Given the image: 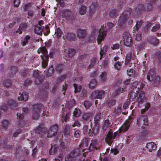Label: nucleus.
Listing matches in <instances>:
<instances>
[{
  "label": "nucleus",
  "mask_w": 161,
  "mask_h": 161,
  "mask_svg": "<svg viewBox=\"0 0 161 161\" xmlns=\"http://www.w3.org/2000/svg\"><path fill=\"white\" fill-rule=\"evenodd\" d=\"M132 122V120L131 119L126 120L120 127L119 130V132L117 131L113 134L112 132L109 131L105 139L107 143L109 145H111L113 142V140L117 136H119L120 133L124 132L128 130Z\"/></svg>",
  "instance_id": "f257e3e1"
},
{
  "label": "nucleus",
  "mask_w": 161,
  "mask_h": 161,
  "mask_svg": "<svg viewBox=\"0 0 161 161\" xmlns=\"http://www.w3.org/2000/svg\"><path fill=\"white\" fill-rule=\"evenodd\" d=\"M55 50L52 49L50 50V53L48 55L47 51L45 47L40 48L37 51L38 53H42L43 55L41 56L42 60V66L43 68H45L47 66L49 57L53 58V54L55 52Z\"/></svg>",
  "instance_id": "f03ea898"
},
{
  "label": "nucleus",
  "mask_w": 161,
  "mask_h": 161,
  "mask_svg": "<svg viewBox=\"0 0 161 161\" xmlns=\"http://www.w3.org/2000/svg\"><path fill=\"white\" fill-rule=\"evenodd\" d=\"M147 79L150 81L154 86H158L160 83V77L158 76H156V73L153 69H150L148 72L147 75Z\"/></svg>",
  "instance_id": "7ed1b4c3"
},
{
  "label": "nucleus",
  "mask_w": 161,
  "mask_h": 161,
  "mask_svg": "<svg viewBox=\"0 0 161 161\" xmlns=\"http://www.w3.org/2000/svg\"><path fill=\"white\" fill-rule=\"evenodd\" d=\"M63 17L69 21L72 22L75 20V12L67 9L63 12Z\"/></svg>",
  "instance_id": "20e7f679"
},
{
  "label": "nucleus",
  "mask_w": 161,
  "mask_h": 161,
  "mask_svg": "<svg viewBox=\"0 0 161 161\" xmlns=\"http://www.w3.org/2000/svg\"><path fill=\"white\" fill-rule=\"evenodd\" d=\"M42 105L40 104H35L33 106V111L32 117L35 120L38 119L40 117V113L42 109Z\"/></svg>",
  "instance_id": "39448f33"
},
{
  "label": "nucleus",
  "mask_w": 161,
  "mask_h": 161,
  "mask_svg": "<svg viewBox=\"0 0 161 161\" xmlns=\"http://www.w3.org/2000/svg\"><path fill=\"white\" fill-rule=\"evenodd\" d=\"M105 95V92L104 90H97L92 92L91 96L92 98L102 99L104 97Z\"/></svg>",
  "instance_id": "423d86ee"
},
{
  "label": "nucleus",
  "mask_w": 161,
  "mask_h": 161,
  "mask_svg": "<svg viewBox=\"0 0 161 161\" xmlns=\"http://www.w3.org/2000/svg\"><path fill=\"white\" fill-rule=\"evenodd\" d=\"M123 37L125 45L126 46H130L132 44V39L130 33L125 32L123 34Z\"/></svg>",
  "instance_id": "0eeeda50"
},
{
  "label": "nucleus",
  "mask_w": 161,
  "mask_h": 161,
  "mask_svg": "<svg viewBox=\"0 0 161 161\" xmlns=\"http://www.w3.org/2000/svg\"><path fill=\"white\" fill-rule=\"evenodd\" d=\"M58 125H55L51 126L47 131V137H51L55 136L58 131Z\"/></svg>",
  "instance_id": "6e6552de"
},
{
  "label": "nucleus",
  "mask_w": 161,
  "mask_h": 161,
  "mask_svg": "<svg viewBox=\"0 0 161 161\" xmlns=\"http://www.w3.org/2000/svg\"><path fill=\"white\" fill-rule=\"evenodd\" d=\"M107 31L103 29V26H102L99 31V35L97 37V42L100 44L101 42L106 37Z\"/></svg>",
  "instance_id": "1a4fd4ad"
},
{
  "label": "nucleus",
  "mask_w": 161,
  "mask_h": 161,
  "mask_svg": "<svg viewBox=\"0 0 161 161\" xmlns=\"http://www.w3.org/2000/svg\"><path fill=\"white\" fill-rule=\"evenodd\" d=\"M137 124L138 125L144 124L147 125L148 124V119L146 115H142L137 119Z\"/></svg>",
  "instance_id": "9d476101"
},
{
  "label": "nucleus",
  "mask_w": 161,
  "mask_h": 161,
  "mask_svg": "<svg viewBox=\"0 0 161 161\" xmlns=\"http://www.w3.org/2000/svg\"><path fill=\"white\" fill-rule=\"evenodd\" d=\"M46 129L42 125H39L35 130L36 133L38 134L40 137H42L46 133Z\"/></svg>",
  "instance_id": "9b49d317"
},
{
  "label": "nucleus",
  "mask_w": 161,
  "mask_h": 161,
  "mask_svg": "<svg viewBox=\"0 0 161 161\" xmlns=\"http://www.w3.org/2000/svg\"><path fill=\"white\" fill-rule=\"evenodd\" d=\"M100 127L99 125H95L91 129H90L89 131V134L90 136H94L97 135L99 130Z\"/></svg>",
  "instance_id": "f8f14e48"
},
{
  "label": "nucleus",
  "mask_w": 161,
  "mask_h": 161,
  "mask_svg": "<svg viewBox=\"0 0 161 161\" xmlns=\"http://www.w3.org/2000/svg\"><path fill=\"white\" fill-rule=\"evenodd\" d=\"M144 10L143 6L142 4H139L135 8L134 12V18H138V16L141 15Z\"/></svg>",
  "instance_id": "ddd939ff"
},
{
  "label": "nucleus",
  "mask_w": 161,
  "mask_h": 161,
  "mask_svg": "<svg viewBox=\"0 0 161 161\" xmlns=\"http://www.w3.org/2000/svg\"><path fill=\"white\" fill-rule=\"evenodd\" d=\"M87 33L86 30L78 29L77 30V36L80 39L84 38L87 35Z\"/></svg>",
  "instance_id": "4468645a"
},
{
  "label": "nucleus",
  "mask_w": 161,
  "mask_h": 161,
  "mask_svg": "<svg viewBox=\"0 0 161 161\" xmlns=\"http://www.w3.org/2000/svg\"><path fill=\"white\" fill-rule=\"evenodd\" d=\"M147 101V100L145 97V92H141L137 100L139 106Z\"/></svg>",
  "instance_id": "2eb2a0df"
},
{
  "label": "nucleus",
  "mask_w": 161,
  "mask_h": 161,
  "mask_svg": "<svg viewBox=\"0 0 161 161\" xmlns=\"http://www.w3.org/2000/svg\"><path fill=\"white\" fill-rule=\"evenodd\" d=\"M128 18L125 16L123 14H121L119 20V25L120 26V28L124 29L125 28V26L123 25L125 23L126 21L128 19Z\"/></svg>",
  "instance_id": "dca6fc26"
},
{
  "label": "nucleus",
  "mask_w": 161,
  "mask_h": 161,
  "mask_svg": "<svg viewBox=\"0 0 161 161\" xmlns=\"http://www.w3.org/2000/svg\"><path fill=\"white\" fill-rule=\"evenodd\" d=\"M97 7V4L96 2L92 3V5L89 6V15L91 17L92 15V14L96 10Z\"/></svg>",
  "instance_id": "f3484780"
},
{
  "label": "nucleus",
  "mask_w": 161,
  "mask_h": 161,
  "mask_svg": "<svg viewBox=\"0 0 161 161\" xmlns=\"http://www.w3.org/2000/svg\"><path fill=\"white\" fill-rule=\"evenodd\" d=\"M28 25L26 23H22L19 25V28L16 31L17 32H19V34H21L22 31H25L26 30Z\"/></svg>",
  "instance_id": "a211bd4d"
},
{
  "label": "nucleus",
  "mask_w": 161,
  "mask_h": 161,
  "mask_svg": "<svg viewBox=\"0 0 161 161\" xmlns=\"http://www.w3.org/2000/svg\"><path fill=\"white\" fill-rule=\"evenodd\" d=\"M71 131V130L70 126L68 125H65L63 132L65 136L67 138H69L70 136Z\"/></svg>",
  "instance_id": "6ab92c4d"
},
{
  "label": "nucleus",
  "mask_w": 161,
  "mask_h": 161,
  "mask_svg": "<svg viewBox=\"0 0 161 161\" xmlns=\"http://www.w3.org/2000/svg\"><path fill=\"white\" fill-rule=\"evenodd\" d=\"M148 41L154 45H157L159 44V40L155 37L150 36L147 38Z\"/></svg>",
  "instance_id": "aec40b11"
},
{
  "label": "nucleus",
  "mask_w": 161,
  "mask_h": 161,
  "mask_svg": "<svg viewBox=\"0 0 161 161\" xmlns=\"http://www.w3.org/2000/svg\"><path fill=\"white\" fill-rule=\"evenodd\" d=\"M19 96L18 97V99L19 100H23L26 101L27 100L28 98V94L27 92H23L21 94H19Z\"/></svg>",
  "instance_id": "412c9836"
},
{
  "label": "nucleus",
  "mask_w": 161,
  "mask_h": 161,
  "mask_svg": "<svg viewBox=\"0 0 161 161\" xmlns=\"http://www.w3.org/2000/svg\"><path fill=\"white\" fill-rule=\"evenodd\" d=\"M58 148V147L57 145L55 144L52 146L49 150V153L52 155L56 154Z\"/></svg>",
  "instance_id": "4be33fe9"
},
{
  "label": "nucleus",
  "mask_w": 161,
  "mask_h": 161,
  "mask_svg": "<svg viewBox=\"0 0 161 161\" xmlns=\"http://www.w3.org/2000/svg\"><path fill=\"white\" fill-rule=\"evenodd\" d=\"M139 91V88H137V87L135 88L134 90L131 92L130 95V97L132 99H134L136 98L138 95V94Z\"/></svg>",
  "instance_id": "5701e85b"
},
{
  "label": "nucleus",
  "mask_w": 161,
  "mask_h": 161,
  "mask_svg": "<svg viewBox=\"0 0 161 161\" xmlns=\"http://www.w3.org/2000/svg\"><path fill=\"white\" fill-rule=\"evenodd\" d=\"M146 147L150 152H152L153 150H155L157 148L156 146L153 142L148 143L147 144Z\"/></svg>",
  "instance_id": "b1692460"
},
{
  "label": "nucleus",
  "mask_w": 161,
  "mask_h": 161,
  "mask_svg": "<svg viewBox=\"0 0 161 161\" xmlns=\"http://www.w3.org/2000/svg\"><path fill=\"white\" fill-rule=\"evenodd\" d=\"M7 103L8 106L10 107L11 108H16L17 106L16 102L12 99L8 100Z\"/></svg>",
  "instance_id": "393cba45"
},
{
  "label": "nucleus",
  "mask_w": 161,
  "mask_h": 161,
  "mask_svg": "<svg viewBox=\"0 0 161 161\" xmlns=\"http://www.w3.org/2000/svg\"><path fill=\"white\" fill-rule=\"evenodd\" d=\"M121 106L118 105L115 107L114 109L113 115L114 117L119 115L121 113Z\"/></svg>",
  "instance_id": "a878e982"
},
{
  "label": "nucleus",
  "mask_w": 161,
  "mask_h": 161,
  "mask_svg": "<svg viewBox=\"0 0 161 161\" xmlns=\"http://www.w3.org/2000/svg\"><path fill=\"white\" fill-rule=\"evenodd\" d=\"M76 53L75 49L73 48H69L68 51H66V53L69 58H71L74 56Z\"/></svg>",
  "instance_id": "bb28decb"
},
{
  "label": "nucleus",
  "mask_w": 161,
  "mask_h": 161,
  "mask_svg": "<svg viewBox=\"0 0 161 161\" xmlns=\"http://www.w3.org/2000/svg\"><path fill=\"white\" fill-rule=\"evenodd\" d=\"M89 88L91 89H93L96 88L97 85V82L95 79L92 80L88 84Z\"/></svg>",
  "instance_id": "cd10ccee"
},
{
  "label": "nucleus",
  "mask_w": 161,
  "mask_h": 161,
  "mask_svg": "<svg viewBox=\"0 0 161 161\" xmlns=\"http://www.w3.org/2000/svg\"><path fill=\"white\" fill-rule=\"evenodd\" d=\"M98 144V141L97 140H94L92 141V142L90 144V146L89 147L90 149L94 150L96 149V150L99 149L97 147Z\"/></svg>",
  "instance_id": "c85d7f7f"
},
{
  "label": "nucleus",
  "mask_w": 161,
  "mask_h": 161,
  "mask_svg": "<svg viewBox=\"0 0 161 161\" xmlns=\"http://www.w3.org/2000/svg\"><path fill=\"white\" fill-rule=\"evenodd\" d=\"M43 27L40 26V25H36L34 28V31L37 34L42 35L43 31Z\"/></svg>",
  "instance_id": "c756f323"
},
{
  "label": "nucleus",
  "mask_w": 161,
  "mask_h": 161,
  "mask_svg": "<svg viewBox=\"0 0 161 161\" xmlns=\"http://www.w3.org/2000/svg\"><path fill=\"white\" fill-rule=\"evenodd\" d=\"M71 156L74 158L78 157L80 154V150L79 148L74 149L70 153Z\"/></svg>",
  "instance_id": "7c9ffc66"
},
{
  "label": "nucleus",
  "mask_w": 161,
  "mask_h": 161,
  "mask_svg": "<svg viewBox=\"0 0 161 161\" xmlns=\"http://www.w3.org/2000/svg\"><path fill=\"white\" fill-rule=\"evenodd\" d=\"M125 88H123L122 89L121 87H119L117 89H116L114 92H113L112 94V96L113 97H115V96L119 95L120 93L123 92V91H124L125 89Z\"/></svg>",
  "instance_id": "2f4dec72"
},
{
  "label": "nucleus",
  "mask_w": 161,
  "mask_h": 161,
  "mask_svg": "<svg viewBox=\"0 0 161 161\" xmlns=\"http://www.w3.org/2000/svg\"><path fill=\"white\" fill-rule=\"evenodd\" d=\"M93 116L92 114L91 113H85L82 115V118L85 121L89 120L90 118Z\"/></svg>",
  "instance_id": "473e14b6"
},
{
  "label": "nucleus",
  "mask_w": 161,
  "mask_h": 161,
  "mask_svg": "<svg viewBox=\"0 0 161 161\" xmlns=\"http://www.w3.org/2000/svg\"><path fill=\"white\" fill-rule=\"evenodd\" d=\"M118 10L115 9L111 10L109 13V15L111 17L114 18L118 15Z\"/></svg>",
  "instance_id": "72a5a7b5"
},
{
  "label": "nucleus",
  "mask_w": 161,
  "mask_h": 161,
  "mask_svg": "<svg viewBox=\"0 0 161 161\" xmlns=\"http://www.w3.org/2000/svg\"><path fill=\"white\" fill-rule=\"evenodd\" d=\"M81 110L78 108H76L75 109L74 111L73 116L76 117H78L81 115Z\"/></svg>",
  "instance_id": "f704fd0d"
},
{
  "label": "nucleus",
  "mask_w": 161,
  "mask_h": 161,
  "mask_svg": "<svg viewBox=\"0 0 161 161\" xmlns=\"http://www.w3.org/2000/svg\"><path fill=\"white\" fill-rule=\"evenodd\" d=\"M132 12V10L130 8H127L124 11L122 14L125 16L129 18L130 15Z\"/></svg>",
  "instance_id": "c9c22d12"
},
{
  "label": "nucleus",
  "mask_w": 161,
  "mask_h": 161,
  "mask_svg": "<svg viewBox=\"0 0 161 161\" xmlns=\"http://www.w3.org/2000/svg\"><path fill=\"white\" fill-rule=\"evenodd\" d=\"M67 39L69 41H72L75 40V35L71 33H68L65 35Z\"/></svg>",
  "instance_id": "e433bc0d"
},
{
  "label": "nucleus",
  "mask_w": 161,
  "mask_h": 161,
  "mask_svg": "<svg viewBox=\"0 0 161 161\" xmlns=\"http://www.w3.org/2000/svg\"><path fill=\"white\" fill-rule=\"evenodd\" d=\"M76 104V102L74 99H72L68 101V108L69 109H71Z\"/></svg>",
  "instance_id": "4c0bfd02"
},
{
  "label": "nucleus",
  "mask_w": 161,
  "mask_h": 161,
  "mask_svg": "<svg viewBox=\"0 0 161 161\" xmlns=\"http://www.w3.org/2000/svg\"><path fill=\"white\" fill-rule=\"evenodd\" d=\"M94 121L96 125H99L98 122L101 119V113H98L94 117Z\"/></svg>",
  "instance_id": "58836bf2"
},
{
  "label": "nucleus",
  "mask_w": 161,
  "mask_h": 161,
  "mask_svg": "<svg viewBox=\"0 0 161 161\" xmlns=\"http://www.w3.org/2000/svg\"><path fill=\"white\" fill-rule=\"evenodd\" d=\"M154 57L159 62H161V52L159 51H157L154 55Z\"/></svg>",
  "instance_id": "ea45409f"
},
{
  "label": "nucleus",
  "mask_w": 161,
  "mask_h": 161,
  "mask_svg": "<svg viewBox=\"0 0 161 161\" xmlns=\"http://www.w3.org/2000/svg\"><path fill=\"white\" fill-rule=\"evenodd\" d=\"M110 125H111V123L108 119H107L104 121L102 128L103 130H106Z\"/></svg>",
  "instance_id": "a19ab883"
},
{
  "label": "nucleus",
  "mask_w": 161,
  "mask_h": 161,
  "mask_svg": "<svg viewBox=\"0 0 161 161\" xmlns=\"http://www.w3.org/2000/svg\"><path fill=\"white\" fill-rule=\"evenodd\" d=\"M95 33L92 32L90 35L86 39V41H87L89 42H92L95 39Z\"/></svg>",
  "instance_id": "79ce46f5"
},
{
  "label": "nucleus",
  "mask_w": 161,
  "mask_h": 161,
  "mask_svg": "<svg viewBox=\"0 0 161 161\" xmlns=\"http://www.w3.org/2000/svg\"><path fill=\"white\" fill-rule=\"evenodd\" d=\"M43 82V78L42 76L36 78L35 80V82L37 85L41 84Z\"/></svg>",
  "instance_id": "37998d69"
},
{
  "label": "nucleus",
  "mask_w": 161,
  "mask_h": 161,
  "mask_svg": "<svg viewBox=\"0 0 161 161\" xmlns=\"http://www.w3.org/2000/svg\"><path fill=\"white\" fill-rule=\"evenodd\" d=\"M107 73L105 72H103L100 75V81L104 82L106 79Z\"/></svg>",
  "instance_id": "c03bdc74"
},
{
  "label": "nucleus",
  "mask_w": 161,
  "mask_h": 161,
  "mask_svg": "<svg viewBox=\"0 0 161 161\" xmlns=\"http://www.w3.org/2000/svg\"><path fill=\"white\" fill-rule=\"evenodd\" d=\"M86 7L85 6H82L79 8V13L80 14L84 15L86 14Z\"/></svg>",
  "instance_id": "a18cd8bd"
},
{
  "label": "nucleus",
  "mask_w": 161,
  "mask_h": 161,
  "mask_svg": "<svg viewBox=\"0 0 161 161\" xmlns=\"http://www.w3.org/2000/svg\"><path fill=\"white\" fill-rule=\"evenodd\" d=\"M155 5L150 1L149 3L147 4L146 7H145L144 9L146 11H150L152 10L153 7Z\"/></svg>",
  "instance_id": "49530a36"
},
{
  "label": "nucleus",
  "mask_w": 161,
  "mask_h": 161,
  "mask_svg": "<svg viewBox=\"0 0 161 161\" xmlns=\"http://www.w3.org/2000/svg\"><path fill=\"white\" fill-rule=\"evenodd\" d=\"M8 124L9 122L8 120L4 119L3 120L2 122V129L6 130L8 127Z\"/></svg>",
  "instance_id": "de8ad7c7"
},
{
  "label": "nucleus",
  "mask_w": 161,
  "mask_h": 161,
  "mask_svg": "<svg viewBox=\"0 0 161 161\" xmlns=\"http://www.w3.org/2000/svg\"><path fill=\"white\" fill-rule=\"evenodd\" d=\"M73 86L75 88L74 92L75 93L79 92L80 91L81 89V86L80 85L74 83Z\"/></svg>",
  "instance_id": "09e8293b"
},
{
  "label": "nucleus",
  "mask_w": 161,
  "mask_h": 161,
  "mask_svg": "<svg viewBox=\"0 0 161 161\" xmlns=\"http://www.w3.org/2000/svg\"><path fill=\"white\" fill-rule=\"evenodd\" d=\"M32 83V80H31L29 78L26 79L24 82V86H25L28 87L30 86Z\"/></svg>",
  "instance_id": "8fccbe9b"
},
{
  "label": "nucleus",
  "mask_w": 161,
  "mask_h": 161,
  "mask_svg": "<svg viewBox=\"0 0 161 161\" xmlns=\"http://www.w3.org/2000/svg\"><path fill=\"white\" fill-rule=\"evenodd\" d=\"M142 21H137L136 22V24L134 28V29L135 30L138 31L140 27L142 25Z\"/></svg>",
  "instance_id": "3c124183"
},
{
  "label": "nucleus",
  "mask_w": 161,
  "mask_h": 161,
  "mask_svg": "<svg viewBox=\"0 0 161 161\" xmlns=\"http://www.w3.org/2000/svg\"><path fill=\"white\" fill-rule=\"evenodd\" d=\"M54 71V69L53 68V67H50L49 68L46 75L47 77H50L52 76V74L53 73Z\"/></svg>",
  "instance_id": "603ef678"
},
{
  "label": "nucleus",
  "mask_w": 161,
  "mask_h": 161,
  "mask_svg": "<svg viewBox=\"0 0 161 161\" xmlns=\"http://www.w3.org/2000/svg\"><path fill=\"white\" fill-rule=\"evenodd\" d=\"M11 84V80L9 79H6L3 83L4 86L7 88L9 87Z\"/></svg>",
  "instance_id": "864d4df0"
},
{
  "label": "nucleus",
  "mask_w": 161,
  "mask_h": 161,
  "mask_svg": "<svg viewBox=\"0 0 161 161\" xmlns=\"http://www.w3.org/2000/svg\"><path fill=\"white\" fill-rule=\"evenodd\" d=\"M85 108H89L92 105V103L89 101H86L84 102V104Z\"/></svg>",
  "instance_id": "5fc2aeb1"
},
{
  "label": "nucleus",
  "mask_w": 161,
  "mask_h": 161,
  "mask_svg": "<svg viewBox=\"0 0 161 161\" xmlns=\"http://www.w3.org/2000/svg\"><path fill=\"white\" fill-rule=\"evenodd\" d=\"M9 108L7 105V103L3 104L1 106V109L4 111H6Z\"/></svg>",
  "instance_id": "6e6d98bb"
},
{
  "label": "nucleus",
  "mask_w": 161,
  "mask_h": 161,
  "mask_svg": "<svg viewBox=\"0 0 161 161\" xmlns=\"http://www.w3.org/2000/svg\"><path fill=\"white\" fill-rule=\"evenodd\" d=\"M121 62L118 61L114 64V66L116 69H119L121 68Z\"/></svg>",
  "instance_id": "4d7b16f0"
},
{
  "label": "nucleus",
  "mask_w": 161,
  "mask_h": 161,
  "mask_svg": "<svg viewBox=\"0 0 161 161\" xmlns=\"http://www.w3.org/2000/svg\"><path fill=\"white\" fill-rule=\"evenodd\" d=\"M88 139L86 137H84L81 141L82 144L85 147H87L88 144Z\"/></svg>",
  "instance_id": "13d9d810"
},
{
  "label": "nucleus",
  "mask_w": 161,
  "mask_h": 161,
  "mask_svg": "<svg viewBox=\"0 0 161 161\" xmlns=\"http://www.w3.org/2000/svg\"><path fill=\"white\" fill-rule=\"evenodd\" d=\"M154 5L158 6L160 4L161 0H151L150 1Z\"/></svg>",
  "instance_id": "bf43d9fd"
},
{
  "label": "nucleus",
  "mask_w": 161,
  "mask_h": 161,
  "mask_svg": "<svg viewBox=\"0 0 161 161\" xmlns=\"http://www.w3.org/2000/svg\"><path fill=\"white\" fill-rule=\"evenodd\" d=\"M30 36H29L27 35L26 36L25 38L24 39V41L22 43L23 46H24L28 43V40H30Z\"/></svg>",
  "instance_id": "052dcab7"
},
{
  "label": "nucleus",
  "mask_w": 161,
  "mask_h": 161,
  "mask_svg": "<svg viewBox=\"0 0 161 161\" xmlns=\"http://www.w3.org/2000/svg\"><path fill=\"white\" fill-rule=\"evenodd\" d=\"M132 53L130 52H129L128 53L126 58L125 60L128 62H129L132 58Z\"/></svg>",
  "instance_id": "680f3d73"
},
{
  "label": "nucleus",
  "mask_w": 161,
  "mask_h": 161,
  "mask_svg": "<svg viewBox=\"0 0 161 161\" xmlns=\"http://www.w3.org/2000/svg\"><path fill=\"white\" fill-rule=\"evenodd\" d=\"M95 58H93L91 60V64L88 66V68L89 69L92 68L94 64L96 62Z\"/></svg>",
  "instance_id": "e2e57ef3"
},
{
  "label": "nucleus",
  "mask_w": 161,
  "mask_h": 161,
  "mask_svg": "<svg viewBox=\"0 0 161 161\" xmlns=\"http://www.w3.org/2000/svg\"><path fill=\"white\" fill-rule=\"evenodd\" d=\"M116 103V101L114 99H112L109 101L108 103V105L109 107L114 105Z\"/></svg>",
  "instance_id": "0e129e2a"
},
{
  "label": "nucleus",
  "mask_w": 161,
  "mask_h": 161,
  "mask_svg": "<svg viewBox=\"0 0 161 161\" xmlns=\"http://www.w3.org/2000/svg\"><path fill=\"white\" fill-rule=\"evenodd\" d=\"M135 71L132 69H130L129 70H127V74L128 75L131 76L134 75Z\"/></svg>",
  "instance_id": "69168bd1"
},
{
  "label": "nucleus",
  "mask_w": 161,
  "mask_h": 161,
  "mask_svg": "<svg viewBox=\"0 0 161 161\" xmlns=\"http://www.w3.org/2000/svg\"><path fill=\"white\" fill-rule=\"evenodd\" d=\"M33 76L34 78H36L40 77L41 76L40 75L39 73H38V70H34L33 71Z\"/></svg>",
  "instance_id": "338daca9"
},
{
  "label": "nucleus",
  "mask_w": 161,
  "mask_h": 161,
  "mask_svg": "<svg viewBox=\"0 0 161 161\" xmlns=\"http://www.w3.org/2000/svg\"><path fill=\"white\" fill-rule=\"evenodd\" d=\"M74 158L71 156V154H69L65 157V160L66 161H72Z\"/></svg>",
  "instance_id": "774afa93"
}]
</instances>
